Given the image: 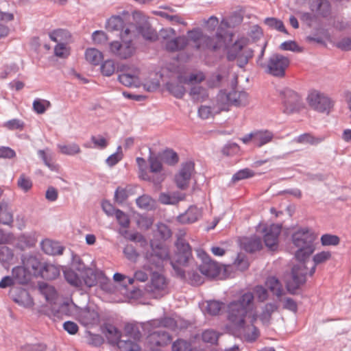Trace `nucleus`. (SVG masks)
Instances as JSON below:
<instances>
[{
	"label": "nucleus",
	"instance_id": "1",
	"mask_svg": "<svg viewBox=\"0 0 351 351\" xmlns=\"http://www.w3.org/2000/svg\"><path fill=\"white\" fill-rule=\"evenodd\" d=\"M254 293L247 291L243 293L237 300L231 301L227 306V319L230 327L234 330L244 328L246 318L256 313L254 308Z\"/></svg>",
	"mask_w": 351,
	"mask_h": 351
},
{
	"label": "nucleus",
	"instance_id": "2",
	"mask_svg": "<svg viewBox=\"0 0 351 351\" xmlns=\"http://www.w3.org/2000/svg\"><path fill=\"white\" fill-rule=\"evenodd\" d=\"M316 236L314 232L307 227H300L291 236L293 245L297 249L294 256L299 262H305L314 252V242Z\"/></svg>",
	"mask_w": 351,
	"mask_h": 351
},
{
	"label": "nucleus",
	"instance_id": "3",
	"mask_svg": "<svg viewBox=\"0 0 351 351\" xmlns=\"http://www.w3.org/2000/svg\"><path fill=\"white\" fill-rule=\"evenodd\" d=\"M168 247L161 242L150 241V250L144 254L145 263L143 268L146 270L161 269L164 262L169 260Z\"/></svg>",
	"mask_w": 351,
	"mask_h": 351
},
{
	"label": "nucleus",
	"instance_id": "4",
	"mask_svg": "<svg viewBox=\"0 0 351 351\" xmlns=\"http://www.w3.org/2000/svg\"><path fill=\"white\" fill-rule=\"evenodd\" d=\"M136 27L134 24L126 27L123 32L120 34L122 43L112 41L109 43L110 52L120 59H127L131 57L135 51L132 43V38L135 34Z\"/></svg>",
	"mask_w": 351,
	"mask_h": 351
},
{
	"label": "nucleus",
	"instance_id": "5",
	"mask_svg": "<svg viewBox=\"0 0 351 351\" xmlns=\"http://www.w3.org/2000/svg\"><path fill=\"white\" fill-rule=\"evenodd\" d=\"M176 246L177 251L174 260L171 261V264L176 276L182 280H185V271L180 266L186 265L192 258V249L190 245L182 238L177 240Z\"/></svg>",
	"mask_w": 351,
	"mask_h": 351
},
{
	"label": "nucleus",
	"instance_id": "6",
	"mask_svg": "<svg viewBox=\"0 0 351 351\" xmlns=\"http://www.w3.org/2000/svg\"><path fill=\"white\" fill-rule=\"evenodd\" d=\"M176 31L173 28L163 29L160 31V37L165 49L169 52L183 50L189 44V38L185 36L176 37Z\"/></svg>",
	"mask_w": 351,
	"mask_h": 351
},
{
	"label": "nucleus",
	"instance_id": "7",
	"mask_svg": "<svg viewBox=\"0 0 351 351\" xmlns=\"http://www.w3.org/2000/svg\"><path fill=\"white\" fill-rule=\"evenodd\" d=\"M307 270L305 262H300L292 267L291 276L286 282V288L289 293L295 294L298 289L306 283Z\"/></svg>",
	"mask_w": 351,
	"mask_h": 351
},
{
	"label": "nucleus",
	"instance_id": "8",
	"mask_svg": "<svg viewBox=\"0 0 351 351\" xmlns=\"http://www.w3.org/2000/svg\"><path fill=\"white\" fill-rule=\"evenodd\" d=\"M79 271L82 280V286L86 285L88 287L96 286L98 283L102 285L106 283L107 278L104 273L100 270H94L79 261L78 266L76 267Z\"/></svg>",
	"mask_w": 351,
	"mask_h": 351
},
{
	"label": "nucleus",
	"instance_id": "9",
	"mask_svg": "<svg viewBox=\"0 0 351 351\" xmlns=\"http://www.w3.org/2000/svg\"><path fill=\"white\" fill-rule=\"evenodd\" d=\"M253 57V51L250 49H244V45L240 40L235 41L228 49L227 59L228 61L237 60V65L243 68Z\"/></svg>",
	"mask_w": 351,
	"mask_h": 351
},
{
	"label": "nucleus",
	"instance_id": "10",
	"mask_svg": "<svg viewBox=\"0 0 351 351\" xmlns=\"http://www.w3.org/2000/svg\"><path fill=\"white\" fill-rule=\"evenodd\" d=\"M306 100L312 108L320 112L328 114L332 107L330 99L316 90H311L308 92Z\"/></svg>",
	"mask_w": 351,
	"mask_h": 351
},
{
	"label": "nucleus",
	"instance_id": "11",
	"mask_svg": "<svg viewBox=\"0 0 351 351\" xmlns=\"http://www.w3.org/2000/svg\"><path fill=\"white\" fill-rule=\"evenodd\" d=\"M290 64V60L279 53L271 55L266 65V71L267 73L275 77H284L285 71Z\"/></svg>",
	"mask_w": 351,
	"mask_h": 351
},
{
	"label": "nucleus",
	"instance_id": "12",
	"mask_svg": "<svg viewBox=\"0 0 351 351\" xmlns=\"http://www.w3.org/2000/svg\"><path fill=\"white\" fill-rule=\"evenodd\" d=\"M280 95L285 113L292 114L298 112L302 108V98L294 90L285 89L281 92Z\"/></svg>",
	"mask_w": 351,
	"mask_h": 351
},
{
	"label": "nucleus",
	"instance_id": "13",
	"mask_svg": "<svg viewBox=\"0 0 351 351\" xmlns=\"http://www.w3.org/2000/svg\"><path fill=\"white\" fill-rule=\"evenodd\" d=\"M197 256L202 260V263L198 268L202 275L208 278H215L219 274L221 267L204 250H198Z\"/></svg>",
	"mask_w": 351,
	"mask_h": 351
},
{
	"label": "nucleus",
	"instance_id": "14",
	"mask_svg": "<svg viewBox=\"0 0 351 351\" xmlns=\"http://www.w3.org/2000/svg\"><path fill=\"white\" fill-rule=\"evenodd\" d=\"M167 280L163 275L153 272L146 289L153 298H160L167 293Z\"/></svg>",
	"mask_w": 351,
	"mask_h": 351
},
{
	"label": "nucleus",
	"instance_id": "15",
	"mask_svg": "<svg viewBox=\"0 0 351 351\" xmlns=\"http://www.w3.org/2000/svg\"><path fill=\"white\" fill-rule=\"evenodd\" d=\"M264 243L272 251L276 250L278 246V237L281 232V226L277 224H271L263 228Z\"/></svg>",
	"mask_w": 351,
	"mask_h": 351
},
{
	"label": "nucleus",
	"instance_id": "16",
	"mask_svg": "<svg viewBox=\"0 0 351 351\" xmlns=\"http://www.w3.org/2000/svg\"><path fill=\"white\" fill-rule=\"evenodd\" d=\"M194 167L195 164L192 161H188L182 165L179 173L176 176L175 178L179 189H185L188 187Z\"/></svg>",
	"mask_w": 351,
	"mask_h": 351
},
{
	"label": "nucleus",
	"instance_id": "17",
	"mask_svg": "<svg viewBox=\"0 0 351 351\" xmlns=\"http://www.w3.org/2000/svg\"><path fill=\"white\" fill-rule=\"evenodd\" d=\"M258 315L254 313L250 316V325H244V328H237L235 330L237 332L243 336L245 340L247 342L252 343L255 341L260 336L258 328L254 326V323L257 320Z\"/></svg>",
	"mask_w": 351,
	"mask_h": 351
},
{
	"label": "nucleus",
	"instance_id": "18",
	"mask_svg": "<svg viewBox=\"0 0 351 351\" xmlns=\"http://www.w3.org/2000/svg\"><path fill=\"white\" fill-rule=\"evenodd\" d=\"M138 168V176L141 180L153 182L155 185H159L163 181V175H157L156 177L150 176L147 172V164L146 160L141 157L136 159Z\"/></svg>",
	"mask_w": 351,
	"mask_h": 351
},
{
	"label": "nucleus",
	"instance_id": "19",
	"mask_svg": "<svg viewBox=\"0 0 351 351\" xmlns=\"http://www.w3.org/2000/svg\"><path fill=\"white\" fill-rule=\"evenodd\" d=\"M80 322L84 326L97 325L100 321V316L98 312L90 307L82 309L78 315Z\"/></svg>",
	"mask_w": 351,
	"mask_h": 351
},
{
	"label": "nucleus",
	"instance_id": "20",
	"mask_svg": "<svg viewBox=\"0 0 351 351\" xmlns=\"http://www.w3.org/2000/svg\"><path fill=\"white\" fill-rule=\"evenodd\" d=\"M202 210L195 206H191L185 213L178 217V221L182 223H193L201 218Z\"/></svg>",
	"mask_w": 351,
	"mask_h": 351
},
{
	"label": "nucleus",
	"instance_id": "21",
	"mask_svg": "<svg viewBox=\"0 0 351 351\" xmlns=\"http://www.w3.org/2000/svg\"><path fill=\"white\" fill-rule=\"evenodd\" d=\"M267 288L277 298L278 301H281V297L285 294L283 285L276 276H269L265 281Z\"/></svg>",
	"mask_w": 351,
	"mask_h": 351
},
{
	"label": "nucleus",
	"instance_id": "22",
	"mask_svg": "<svg viewBox=\"0 0 351 351\" xmlns=\"http://www.w3.org/2000/svg\"><path fill=\"white\" fill-rule=\"evenodd\" d=\"M274 133L268 130H258L254 131V145L261 147L272 141Z\"/></svg>",
	"mask_w": 351,
	"mask_h": 351
},
{
	"label": "nucleus",
	"instance_id": "23",
	"mask_svg": "<svg viewBox=\"0 0 351 351\" xmlns=\"http://www.w3.org/2000/svg\"><path fill=\"white\" fill-rule=\"evenodd\" d=\"M60 274V270L58 267L51 263H45L40 271L39 277L47 280H52L57 278Z\"/></svg>",
	"mask_w": 351,
	"mask_h": 351
},
{
	"label": "nucleus",
	"instance_id": "24",
	"mask_svg": "<svg viewBox=\"0 0 351 351\" xmlns=\"http://www.w3.org/2000/svg\"><path fill=\"white\" fill-rule=\"evenodd\" d=\"M134 194V187L132 185L128 184L125 186H118L114 195V200L118 204H123L128 198Z\"/></svg>",
	"mask_w": 351,
	"mask_h": 351
},
{
	"label": "nucleus",
	"instance_id": "25",
	"mask_svg": "<svg viewBox=\"0 0 351 351\" xmlns=\"http://www.w3.org/2000/svg\"><path fill=\"white\" fill-rule=\"evenodd\" d=\"M40 245L42 250L49 255H60L64 251V247L58 242L50 239L43 240Z\"/></svg>",
	"mask_w": 351,
	"mask_h": 351
},
{
	"label": "nucleus",
	"instance_id": "26",
	"mask_svg": "<svg viewBox=\"0 0 351 351\" xmlns=\"http://www.w3.org/2000/svg\"><path fill=\"white\" fill-rule=\"evenodd\" d=\"M12 275L14 281L21 285H26L32 279V274L24 266L14 267L12 270Z\"/></svg>",
	"mask_w": 351,
	"mask_h": 351
},
{
	"label": "nucleus",
	"instance_id": "27",
	"mask_svg": "<svg viewBox=\"0 0 351 351\" xmlns=\"http://www.w3.org/2000/svg\"><path fill=\"white\" fill-rule=\"evenodd\" d=\"M243 248L247 252L253 253L262 248V241L256 235L244 238L242 242Z\"/></svg>",
	"mask_w": 351,
	"mask_h": 351
},
{
	"label": "nucleus",
	"instance_id": "28",
	"mask_svg": "<svg viewBox=\"0 0 351 351\" xmlns=\"http://www.w3.org/2000/svg\"><path fill=\"white\" fill-rule=\"evenodd\" d=\"M103 332L107 338L109 343L116 345L121 337V332L117 327L110 324H107L103 328Z\"/></svg>",
	"mask_w": 351,
	"mask_h": 351
},
{
	"label": "nucleus",
	"instance_id": "29",
	"mask_svg": "<svg viewBox=\"0 0 351 351\" xmlns=\"http://www.w3.org/2000/svg\"><path fill=\"white\" fill-rule=\"evenodd\" d=\"M132 23L128 25L124 24V19L120 16H112L108 19L106 23V28L108 31L121 30V34L124 32L125 29Z\"/></svg>",
	"mask_w": 351,
	"mask_h": 351
},
{
	"label": "nucleus",
	"instance_id": "30",
	"mask_svg": "<svg viewBox=\"0 0 351 351\" xmlns=\"http://www.w3.org/2000/svg\"><path fill=\"white\" fill-rule=\"evenodd\" d=\"M24 267L29 271L30 274L39 277L43 263L34 256H29L23 261Z\"/></svg>",
	"mask_w": 351,
	"mask_h": 351
},
{
	"label": "nucleus",
	"instance_id": "31",
	"mask_svg": "<svg viewBox=\"0 0 351 351\" xmlns=\"http://www.w3.org/2000/svg\"><path fill=\"white\" fill-rule=\"evenodd\" d=\"M149 326H155L156 327H165L171 330H175L177 328L176 321L169 317H165L160 319H152L145 323V327L148 328Z\"/></svg>",
	"mask_w": 351,
	"mask_h": 351
},
{
	"label": "nucleus",
	"instance_id": "32",
	"mask_svg": "<svg viewBox=\"0 0 351 351\" xmlns=\"http://www.w3.org/2000/svg\"><path fill=\"white\" fill-rule=\"evenodd\" d=\"M232 96H230V92L228 93L225 90H220L217 95V106L218 110L217 112H219L222 110H228V107L232 104Z\"/></svg>",
	"mask_w": 351,
	"mask_h": 351
},
{
	"label": "nucleus",
	"instance_id": "33",
	"mask_svg": "<svg viewBox=\"0 0 351 351\" xmlns=\"http://www.w3.org/2000/svg\"><path fill=\"white\" fill-rule=\"evenodd\" d=\"M84 56L86 60L93 66L99 65L104 60L102 52L95 48H88Z\"/></svg>",
	"mask_w": 351,
	"mask_h": 351
},
{
	"label": "nucleus",
	"instance_id": "34",
	"mask_svg": "<svg viewBox=\"0 0 351 351\" xmlns=\"http://www.w3.org/2000/svg\"><path fill=\"white\" fill-rule=\"evenodd\" d=\"M189 95L194 102H202L208 98L207 89L201 86H192Z\"/></svg>",
	"mask_w": 351,
	"mask_h": 351
},
{
	"label": "nucleus",
	"instance_id": "35",
	"mask_svg": "<svg viewBox=\"0 0 351 351\" xmlns=\"http://www.w3.org/2000/svg\"><path fill=\"white\" fill-rule=\"evenodd\" d=\"M12 300L17 304L23 306L27 304L30 300V296L27 291L22 288H17L12 292Z\"/></svg>",
	"mask_w": 351,
	"mask_h": 351
},
{
	"label": "nucleus",
	"instance_id": "36",
	"mask_svg": "<svg viewBox=\"0 0 351 351\" xmlns=\"http://www.w3.org/2000/svg\"><path fill=\"white\" fill-rule=\"evenodd\" d=\"M323 137L315 136L311 133H304L294 138V141L300 144H309L316 145L324 141Z\"/></svg>",
	"mask_w": 351,
	"mask_h": 351
},
{
	"label": "nucleus",
	"instance_id": "37",
	"mask_svg": "<svg viewBox=\"0 0 351 351\" xmlns=\"http://www.w3.org/2000/svg\"><path fill=\"white\" fill-rule=\"evenodd\" d=\"M36 239L34 235L22 234L17 239L16 247L21 250L34 247Z\"/></svg>",
	"mask_w": 351,
	"mask_h": 351
},
{
	"label": "nucleus",
	"instance_id": "38",
	"mask_svg": "<svg viewBox=\"0 0 351 351\" xmlns=\"http://www.w3.org/2000/svg\"><path fill=\"white\" fill-rule=\"evenodd\" d=\"M64 276L70 285L77 288H82V278L74 270L71 269L64 270Z\"/></svg>",
	"mask_w": 351,
	"mask_h": 351
},
{
	"label": "nucleus",
	"instance_id": "39",
	"mask_svg": "<svg viewBox=\"0 0 351 351\" xmlns=\"http://www.w3.org/2000/svg\"><path fill=\"white\" fill-rule=\"evenodd\" d=\"M119 82L128 87H136L139 84V79L136 73H122L118 76Z\"/></svg>",
	"mask_w": 351,
	"mask_h": 351
},
{
	"label": "nucleus",
	"instance_id": "40",
	"mask_svg": "<svg viewBox=\"0 0 351 351\" xmlns=\"http://www.w3.org/2000/svg\"><path fill=\"white\" fill-rule=\"evenodd\" d=\"M13 19V14L0 11V39L6 37L10 32L9 27L5 25V23L12 21Z\"/></svg>",
	"mask_w": 351,
	"mask_h": 351
},
{
	"label": "nucleus",
	"instance_id": "41",
	"mask_svg": "<svg viewBox=\"0 0 351 351\" xmlns=\"http://www.w3.org/2000/svg\"><path fill=\"white\" fill-rule=\"evenodd\" d=\"M166 88L172 95L178 99H182L186 93L184 85L178 82H167L166 84Z\"/></svg>",
	"mask_w": 351,
	"mask_h": 351
},
{
	"label": "nucleus",
	"instance_id": "42",
	"mask_svg": "<svg viewBox=\"0 0 351 351\" xmlns=\"http://www.w3.org/2000/svg\"><path fill=\"white\" fill-rule=\"evenodd\" d=\"M124 330L126 336L133 339L135 341H140L142 335L137 324L128 323L125 325Z\"/></svg>",
	"mask_w": 351,
	"mask_h": 351
},
{
	"label": "nucleus",
	"instance_id": "43",
	"mask_svg": "<svg viewBox=\"0 0 351 351\" xmlns=\"http://www.w3.org/2000/svg\"><path fill=\"white\" fill-rule=\"evenodd\" d=\"M155 14L157 16H159L163 19H167L172 25H187L186 23L184 21V19L179 14H170L164 11H156L155 12Z\"/></svg>",
	"mask_w": 351,
	"mask_h": 351
},
{
	"label": "nucleus",
	"instance_id": "44",
	"mask_svg": "<svg viewBox=\"0 0 351 351\" xmlns=\"http://www.w3.org/2000/svg\"><path fill=\"white\" fill-rule=\"evenodd\" d=\"M230 96H232V104L236 106H245L247 103L248 95L245 91H230Z\"/></svg>",
	"mask_w": 351,
	"mask_h": 351
},
{
	"label": "nucleus",
	"instance_id": "45",
	"mask_svg": "<svg viewBox=\"0 0 351 351\" xmlns=\"http://www.w3.org/2000/svg\"><path fill=\"white\" fill-rule=\"evenodd\" d=\"M100 71L103 75L110 77L112 75L116 69L117 65L113 60L108 59L100 64Z\"/></svg>",
	"mask_w": 351,
	"mask_h": 351
},
{
	"label": "nucleus",
	"instance_id": "46",
	"mask_svg": "<svg viewBox=\"0 0 351 351\" xmlns=\"http://www.w3.org/2000/svg\"><path fill=\"white\" fill-rule=\"evenodd\" d=\"M264 23L271 29H276L280 32L288 34L283 22L274 17H268L264 20Z\"/></svg>",
	"mask_w": 351,
	"mask_h": 351
},
{
	"label": "nucleus",
	"instance_id": "47",
	"mask_svg": "<svg viewBox=\"0 0 351 351\" xmlns=\"http://www.w3.org/2000/svg\"><path fill=\"white\" fill-rule=\"evenodd\" d=\"M58 147L60 152L64 155L73 156L81 152L80 146L75 143L69 145L58 144Z\"/></svg>",
	"mask_w": 351,
	"mask_h": 351
},
{
	"label": "nucleus",
	"instance_id": "48",
	"mask_svg": "<svg viewBox=\"0 0 351 351\" xmlns=\"http://www.w3.org/2000/svg\"><path fill=\"white\" fill-rule=\"evenodd\" d=\"M17 186L24 193H27L32 189L33 182L29 176L21 173L17 180Z\"/></svg>",
	"mask_w": 351,
	"mask_h": 351
},
{
	"label": "nucleus",
	"instance_id": "49",
	"mask_svg": "<svg viewBox=\"0 0 351 351\" xmlns=\"http://www.w3.org/2000/svg\"><path fill=\"white\" fill-rule=\"evenodd\" d=\"M149 154L148 161L150 171L155 173H160L162 170V165L160 160L156 156L152 154L151 149H149Z\"/></svg>",
	"mask_w": 351,
	"mask_h": 351
},
{
	"label": "nucleus",
	"instance_id": "50",
	"mask_svg": "<svg viewBox=\"0 0 351 351\" xmlns=\"http://www.w3.org/2000/svg\"><path fill=\"white\" fill-rule=\"evenodd\" d=\"M39 157L43 160L45 165L51 171H58V165H56L51 155L47 154L44 150H39L38 152Z\"/></svg>",
	"mask_w": 351,
	"mask_h": 351
},
{
	"label": "nucleus",
	"instance_id": "51",
	"mask_svg": "<svg viewBox=\"0 0 351 351\" xmlns=\"http://www.w3.org/2000/svg\"><path fill=\"white\" fill-rule=\"evenodd\" d=\"M51 106L50 101L45 99H36L33 101V109L39 114L45 113L47 109L49 108Z\"/></svg>",
	"mask_w": 351,
	"mask_h": 351
},
{
	"label": "nucleus",
	"instance_id": "52",
	"mask_svg": "<svg viewBox=\"0 0 351 351\" xmlns=\"http://www.w3.org/2000/svg\"><path fill=\"white\" fill-rule=\"evenodd\" d=\"M136 203L138 208L149 210L153 207L154 201L149 195H143L136 199Z\"/></svg>",
	"mask_w": 351,
	"mask_h": 351
},
{
	"label": "nucleus",
	"instance_id": "53",
	"mask_svg": "<svg viewBox=\"0 0 351 351\" xmlns=\"http://www.w3.org/2000/svg\"><path fill=\"white\" fill-rule=\"evenodd\" d=\"M119 348L123 349V351H139L141 348L137 343V341L131 340H121L119 339V343H116Z\"/></svg>",
	"mask_w": 351,
	"mask_h": 351
},
{
	"label": "nucleus",
	"instance_id": "54",
	"mask_svg": "<svg viewBox=\"0 0 351 351\" xmlns=\"http://www.w3.org/2000/svg\"><path fill=\"white\" fill-rule=\"evenodd\" d=\"M255 175V173L253 170L249 168H245L243 169H240L237 171L232 177V181L233 182H237L238 181L247 179L253 177Z\"/></svg>",
	"mask_w": 351,
	"mask_h": 351
},
{
	"label": "nucleus",
	"instance_id": "55",
	"mask_svg": "<svg viewBox=\"0 0 351 351\" xmlns=\"http://www.w3.org/2000/svg\"><path fill=\"white\" fill-rule=\"evenodd\" d=\"M320 242L323 246H336L340 243V238L335 234H324L320 238Z\"/></svg>",
	"mask_w": 351,
	"mask_h": 351
},
{
	"label": "nucleus",
	"instance_id": "56",
	"mask_svg": "<svg viewBox=\"0 0 351 351\" xmlns=\"http://www.w3.org/2000/svg\"><path fill=\"white\" fill-rule=\"evenodd\" d=\"M182 199V197H180L175 194L166 193H161L158 197L159 202L163 204H176Z\"/></svg>",
	"mask_w": 351,
	"mask_h": 351
},
{
	"label": "nucleus",
	"instance_id": "57",
	"mask_svg": "<svg viewBox=\"0 0 351 351\" xmlns=\"http://www.w3.org/2000/svg\"><path fill=\"white\" fill-rule=\"evenodd\" d=\"M278 306L276 304L272 302L267 303L261 315V320L264 321L270 319L272 313L278 311Z\"/></svg>",
	"mask_w": 351,
	"mask_h": 351
},
{
	"label": "nucleus",
	"instance_id": "58",
	"mask_svg": "<svg viewBox=\"0 0 351 351\" xmlns=\"http://www.w3.org/2000/svg\"><path fill=\"white\" fill-rule=\"evenodd\" d=\"M162 160L169 165H174L178 162L179 157L173 149H166L162 154Z\"/></svg>",
	"mask_w": 351,
	"mask_h": 351
},
{
	"label": "nucleus",
	"instance_id": "59",
	"mask_svg": "<svg viewBox=\"0 0 351 351\" xmlns=\"http://www.w3.org/2000/svg\"><path fill=\"white\" fill-rule=\"evenodd\" d=\"M25 125L24 121L19 119H10L3 124V126L9 130H19L22 131L25 128Z\"/></svg>",
	"mask_w": 351,
	"mask_h": 351
},
{
	"label": "nucleus",
	"instance_id": "60",
	"mask_svg": "<svg viewBox=\"0 0 351 351\" xmlns=\"http://www.w3.org/2000/svg\"><path fill=\"white\" fill-rule=\"evenodd\" d=\"M223 304H224L223 302L219 301L210 300L208 302L206 306V312L209 315H217L219 313Z\"/></svg>",
	"mask_w": 351,
	"mask_h": 351
},
{
	"label": "nucleus",
	"instance_id": "61",
	"mask_svg": "<svg viewBox=\"0 0 351 351\" xmlns=\"http://www.w3.org/2000/svg\"><path fill=\"white\" fill-rule=\"evenodd\" d=\"M191 344L184 339H178L172 344V351H191Z\"/></svg>",
	"mask_w": 351,
	"mask_h": 351
},
{
	"label": "nucleus",
	"instance_id": "62",
	"mask_svg": "<svg viewBox=\"0 0 351 351\" xmlns=\"http://www.w3.org/2000/svg\"><path fill=\"white\" fill-rule=\"evenodd\" d=\"M14 258L12 250L7 246L0 247V262L2 263H8Z\"/></svg>",
	"mask_w": 351,
	"mask_h": 351
},
{
	"label": "nucleus",
	"instance_id": "63",
	"mask_svg": "<svg viewBox=\"0 0 351 351\" xmlns=\"http://www.w3.org/2000/svg\"><path fill=\"white\" fill-rule=\"evenodd\" d=\"M114 215L119 224L123 228H128L130 223V220L128 215L120 209H116Z\"/></svg>",
	"mask_w": 351,
	"mask_h": 351
},
{
	"label": "nucleus",
	"instance_id": "64",
	"mask_svg": "<svg viewBox=\"0 0 351 351\" xmlns=\"http://www.w3.org/2000/svg\"><path fill=\"white\" fill-rule=\"evenodd\" d=\"M233 265L234 267L241 271H245L249 267L248 260L243 254H239L235 258Z\"/></svg>",
	"mask_w": 351,
	"mask_h": 351
}]
</instances>
